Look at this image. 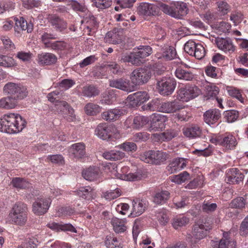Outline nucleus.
Wrapping results in <instances>:
<instances>
[{
	"label": "nucleus",
	"mask_w": 248,
	"mask_h": 248,
	"mask_svg": "<svg viewBox=\"0 0 248 248\" xmlns=\"http://www.w3.org/2000/svg\"><path fill=\"white\" fill-rule=\"evenodd\" d=\"M26 124L25 120L17 113L6 114L0 119V130L9 134L18 133L26 127Z\"/></svg>",
	"instance_id": "1"
},
{
	"label": "nucleus",
	"mask_w": 248,
	"mask_h": 248,
	"mask_svg": "<svg viewBox=\"0 0 248 248\" xmlns=\"http://www.w3.org/2000/svg\"><path fill=\"white\" fill-rule=\"evenodd\" d=\"M27 207L22 202L16 203L9 215L10 221L18 225H23L27 219Z\"/></svg>",
	"instance_id": "2"
},
{
	"label": "nucleus",
	"mask_w": 248,
	"mask_h": 248,
	"mask_svg": "<svg viewBox=\"0 0 248 248\" xmlns=\"http://www.w3.org/2000/svg\"><path fill=\"white\" fill-rule=\"evenodd\" d=\"M4 93L12 99L16 101L26 97L28 93L26 87L13 82H8L3 87Z\"/></svg>",
	"instance_id": "3"
},
{
	"label": "nucleus",
	"mask_w": 248,
	"mask_h": 248,
	"mask_svg": "<svg viewBox=\"0 0 248 248\" xmlns=\"http://www.w3.org/2000/svg\"><path fill=\"white\" fill-rule=\"evenodd\" d=\"M129 168L127 166L122 167L119 171L117 166L114 164L112 165L111 174L117 179L125 181H135L141 179L142 176L138 172H128Z\"/></svg>",
	"instance_id": "4"
},
{
	"label": "nucleus",
	"mask_w": 248,
	"mask_h": 248,
	"mask_svg": "<svg viewBox=\"0 0 248 248\" xmlns=\"http://www.w3.org/2000/svg\"><path fill=\"white\" fill-rule=\"evenodd\" d=\"M151 72L148 68H139L133 71L130 76L132 85H142L148 82L151 78Z\"/></svg>",
	"instance_id": "5"
},
{
	"label": "nucleus",
	"mask_w": 248,
	"mask_h": 248,
	"mask_svg": "<svg viewBox=\"0 0 248 248\" xmlns=\"http://www.w3.org/2000/svg\"><path fill=\"white\" fill-rule=\"evenodd\" d=\"M199 89L195 86L186 85L181 88L177 92V98L183 102H188L198 96Z\"/></svg>",
	"instance_id": "6"
},
{
	"label": "nucleus",
	"mask_w": 248,
	"mask_h": 248,
	"mask_svg": "<svg viewBox=\"0 0 248 248\" xmlns=\"http://www.w3.org/2000/svg\"><path fill=\"white\" fill-rule=\"evenodd\" d=\"M176 85V82L173 78H163L157 82L156 88L161 94L167 96L173 92Z\"/></svg>",
	"instance_id": "7"
},
{
	"label": "nucleus",
	"mask_w": 248,
	"mask_h": 248,
	"mask_svg": "<svg viewBox=\"0 0 248 248\" xmlns=\"http://www.w3.org/2000/svg\"><path fill=\"white\" fill-rule=\"evenodd\" d=\"M168 118L166 116L154 113L150 116V131H162L165 127Z\"/></svg>",
	"instance_id": "8"
},
{
	"label": "nucleus",
	"mask_w": 248,
	"mask_h": 248,
	"mask_svg": "<svg viewBox=\"0 0 248 248\" xmlns=\"http://www.w3.org/2000/svg\"><path fill=\"white\" fill-rule=\"evenodd\" d=\"M51 201L49 198H37L32 204V211L37 216L44 215L47 211Z\"/></svg>",
	"instance_id": "9"
},
{
	"label": "nucleus",
	"mask_w": 248,
	"mask_h": 248,
	"mask_svg": "<svg viewBox=\"0 0 248 248\" xmlns=\"http://www.w3.org/2000/svg\"><path fill=\"white\" fill-rule=\"evenodd\" d=\"M137 12L140 16H155L159 12L158 7L154 4L141 2L137 7Z\"/></svg>",
	"instance_id": "10"
},
{
	"label": "nucleus",
	"mask_w": 248,
	"mask_h": 248,
	"mask_svg": "<svg viewBox=\"0 0 248 248\" xmlns=\"http://www.w3.org/2000/svg\"><path fill=\"white\" fill-rule=\"evenodd\" d=\"M149 98V96L146 92H137L129 95L127 97L126 102L134 108L147 101Z\"/></svg>",
	"instance_id": "11"
},
{
	"label": "nucleus",
	"mask_w": 248,
	"mask_h": 248,
	"mask_svg": "<svg viewBox=\"0 0 248 248\" xmlns=\"http://www.w3.org/2000/svg\"><path fill=\"white\" fill-rule=\"evenodd\" d=\"M176 54V51L173 46L164 45L155 54V56L158 59L167 61L175 59Z\"/></svg>",
	"instance_id": "12"
},
{
	"label": "nucleus",
	"mask_w": 248,
	"mask_h": 248,
	"mask_svg": "<svg viewBox=\"0 0 248 248\" xmlns=\"http://www.w3.org/2000/svg\"><path fill=\"white\" fill-rule=\"evenodd\" d=\"M109 84L111 87L127 92L133 91L135 88L128 79L123 78L109 80Z\"/></svg>",
	"instance_id": "13"
},
{
	"label": "nucleus",
	"mask_w": 248,
	"mask_h": 248,
	"mask_svg": "<svg viewBox=\"0 0 248 248\" xmlns=\"http://www.w3.org/2000/svg\"><path fill=\"white\" fill-rule=\"evenodd\" d=\"M212 228L210 225L205 223H197L193 228L192 232L193 237L197 240H200L204 238L207 234V232Z\"/></svg>",
	"instance_id": "14"
},
{
	"label": "nucleus",
	"mask_w": 248,
	"mask_h": 248,
	"mask_svg": "<svg viewBox=\"0 0 248 248\" xmlns=\"http://www.w3.org/2000/svg\"><path fill=\"white\" fill-rule=\"evenodd\" d=\"M215 43L218 49L224 52L232 53L235 50V46L229 38L217 37L215 39Z\"/></svg>",
	"instance_id": "15"
},
{
	"label": "nucleus",
	"mask_w": 248,
	"mask_h": 248,
	"mask_svg": "<svg viewBox=\"0 0 248 248\" xmlns=\"http://www.w3.org/2000/svg\"><path fill=\"white\" fill-rule=\"evenodd\" d=\"M47 20L49 23L56 31L62 32L67 28L66 21L56 15H49Z\"/></svg>",
	"instance_id": "16"
},
{
	"label": "nucleus",
	"mask_w": 248,
	"mask_h": 248,
	"mask_svg": "<svg viewBox=\"0 0 248 248\" xmlns=\"http://www.w3.org/2000/svg\"><path fill=\"white\" fill-rule=\"evenodd\" d=\"M123 34L122 30L114 29L106 34L104 41L109 44H118L122 41Z\"/></svg>",
	"instance_id": "17"
},
{
	"label": "nucleus",
	"mask_w": 248,
	"mask_h": 248,
	"mask_svg": "<svg viewBox=\"0 0 248 248\" xmlns=\"http://www.w3.org/2000/svg\"><path fill=\"white\" fill-rule=\"evenodd\" d=\"M244 175L240 170L235 168L229 169L227 173L226 181L230 184H237L242 182Z\"/></svg>",
	"instance_id": "18"
},
{
	"label": "nucleus",
	"mask_w": 248,
	"mask_h": 248,
	"mask_svg": "<svg viewBox=\"0 0 248 248\" xmlns=\"http://www.w3.org/2000/svg\"><path fill=\"white\" fill-rule=\"evenodd\" d=\"M183 108V106L180 104L179 102L173 101L161 103L158 109L160 112L171 113L175 112Z\"/></svg>",
	"instance_id": "19"
},
{
	"label": "nucleus",
	"mask_w": 248,
	"mask_h": 248,
	"mask_svg": "<svg viewBox=\"0 0 248 248\" xmlns=\"http://www.w3.org/2000/svg\"><path fill=\"white\" fill-rule=\"evenodd\" d=\"M112 127L106 124H100L95 129V134L103 140L109 139L112 135Z\"/></svg>",
	"instance_id": "20"
},
{
	"label": "nucleus",
	"mask_w": 248,
	"mask_h": 248,
	"mask_svg": "<svg viewBox=\"0 0 248 248\" xmlns=\"http://www.w3.org/2000/svg\"><path fill=\"white\" fill-rule=\"evenodd\" d=\"M148 205V202L145 200H134L132 202V211L131 213L133 217H138L141 215Z\"/></svg>",
	"instance_id": "21"
},
{
	"label": "nucleus",
	"mask_w": 248,
	"mask_h": 248,
	"mask_svg": "<svg viewBox=\"0 0 248 248\" xmlns=\"http://www.w3.org/2000/svg\"><path fill=\"white\" fill-rule=\"evenodd\" d=\"M221 146L226 150H232L237 145V141L234 136L232 134H226L222 136Z\"/></svg>",
	"instance_id": "22"
},
{
	"label": "nucleus",
	"mask_w": 248,
	"mask_h": 248,
	"mask_svg": "<svg viewBox=\"0 0 248 248\" xmlns=\"http://www.w3.org/2000/svg\"><path fill=\"white\" fill-rule=\"evenodd\" d=\"M203 117L205 122L211 125L216 123L220 118L221 113L218 109H210L204 112Z\"/></svg>",
	"instance_id": "23"
},
{
	"label": "nucleus",
	"mask_w": 248,
	"mask_h": 248,
	"mask_svg": "<svg viewBox=\"0 0 248 248\" xmlns=\"http://www.w3.org/2000/svg\"><path fill=\"white\" fill-rule=\"evenodd\" d=\"M15 30L19 32L18 30L27 31V32H31L33 30V25L31 22L28 23L23 17H15Z\"/></svg>",
	"instance_id": "24"
},
{
	"label": "nucleus",
	"mask_w": 248,
	"mask_h": 248,
	"mask_svg": "<svg viewBox=\"0 0 248 248\" xmlns=\"http://www.w3.org/2000/svg\"><path fill=\"white\" fill-rule=\"evenodd\" d=\"M138 55L137 51L134 49L133 51L129 54L123 55L120 61L121 62H128L133 65L139 66L142 63V61Z\"/></svg>",
	"instance_id": "25"
},
{
	"label": "nucleus",
	"mask_w": 248,
	"mask_h": 248,
	"mask_svg": "<svg viewBox=\"0 0 248 248\" xmlns=\"http://www.w3.org/2000/svg\"><path fill=\"white\" fill-rule=\"evenodd\" d=\"M70 152L77 159H81L85 155V145L83 143H77L71 145Z\"/></svg>",
	"instance_id": "26"
},
{
	"label": "nucleus",
	"mask_w": 248,
	"mask_h": 248,
	"mask_svg": "<svg viewBox=\"0 0 248 248\" xmlns=\"http://www.w3.org/2000/svg\"><path fill=\"white\" fill-rule=\"evenodd\" d=\"M173 17L181 18L187 14L188 8L186 3L183 2H176L173 4Z\"/></svg>",
	"instance_id": "27"
},
{
	"label": "nucleus",
	"mask_w": 248,
	"mask_h": 248,
	"mask_svg": "<svg viewBox=\"0 0 248 248\" xmlns=\"http://www.w3.org/2000/svg\"><path fill=\"white\" fill-rule=\"evenodd\" d=\"M57 61V56L51 53H42L38 55V61L40 64L51 65L55 63Z\"/></svg>",
	"instance_id": "28"
},
{
	"label": "nucleus",
	"mask_w": 248,
	"mask_h": 248,
	"mask_svg": "<svg viewBox=\"0 0 248 248\" xmlns=\"http://www.w3.org/2000/svg\"><path fill=\"white\" fill-rule=\"evenodd\" d=\"M47 227L52 230L57 232L69 231L72 232H77L76 229L71 224H62L56 222L49 223L47 225Z\"/></svg>",
	"instance_id": "29"
},
{
	"label": "nucleus",
	"mask_w": 248,
	"mask_h": 248,
	"mask_svg": "<svg viewBox=\"0 0 248 248\" xmlns=\"http://www.w3.org/2000/svg\"><path fill=\"white\" fill-rule=\"evenodd\" d=\"M100 91L96 86L88 84L82 87L81 95L86 97L91 98L98 95Z\"/></svg>",
	"instance_id": "30"
},
{
	"label": "nucleus",
	"mask_w": 248,
	"mask_h": 248,
	"mask_svg": "<svg viewBox=\"0 0 248 248\" xmlns=\"http://www.w3.org/2000/svg\"><path fill=\"white\" fill-rule=\"evenodd\" d=\"M99 170L95 167H90L83 170L82 174L86 180L92 181L96 180L99 176Z\"/></svg>",
	"instance_id": "31"
},
{
	"label": "nucleus",
	"mask_w": 248,
	"mask_h": 248,
	"mask_svg": "<svg viewBox=\"0 0 248 248\" xmlns=\"http://www.w3.org/2000/svg\"><path fill=\"white\" fill-rule=\"evenodd\" d=\"M123 113L122 109L114 108L104 112L102 114V117L106 121H111L119 119Z\"/></svg>",
	"instance_id": "32"
},
{
	"label": "nucleus",
	"mask_w": 248,
	"mask_h": 248,
	"mask_svg": "<svg viewBox=\"0 0 248 248\" xmlns=\"http://www.w3.org/2000/svg\"><path fill=\"white\" fill-rule=\"evenodd\" d=\"M126 223L124 220L116 217L112 218L111 220V224L113 226V230L117 233L124 232L126 230Z\"/></svg>",
	"instance_id": "33"
},
{
	"label": "nucleus",
	"mask_w": 248,
	"mask_h": 248,
	"mask_svg": "<svg viewBox=\"0 0 248 248\" xmlns=\"http://www.w3.org/2000/svg\"><path fill=\"white\" fill-rule=\"evenodd\" d=\"M103 156L106 159L116 161L123 159L125 156V154L122 151L114 150L105 152Z\"/></svg>",
	"instance_id": "34"
},
{
	"label": "nucleus",
	"mask_w": 248,
	"mask_h": 248,
	"mask_svg": "<svg viewBox=\"0 0 248 248\" xmlns=\"http://www.w3.org/2000/svg\"><path fill=\"white\" fill-rule=\"evenodd\" d=\"M170 193L167 190L157 192L154 196L153 202L156 204H163L169 199Z\"/></svg>",
	"instance_id": "35"
},
{
	"label": "nucleus",
	"mask_w": 248,
	"mask_h": 248,
	"mask_svg": "<svg viewBox=\"0 0 248 248\" xmlns=\"http://www.w3.org/2000/svg\"><path fill=\"white\" fill-rule=\"evenodd\" d=\"M183 133L186 137L193 139L200 137L202 130L200 127L195 125L184 129Z\"/></svg>",
	"instance_id": "36"
},
{
	"label": "nucleus",
	"mask_w": 248,
	"mask_h": 248,
	"mask_svg": "<svg viewBox=\"0 0 248 248\" xmlns=\"http://www.w3.org/2000/svg\"><path fill=\"white\" fill-rule=\"evenodd\" d=\"M106 246L108 248H123V244L120 240L113 235H107L105 240Z\"/></svg>",
	"instance_id": "37"
},
{
	"label": "nucleus",
	"mask_w": 248,
	"mask_h": 248,
	"mask_svg": "<svg viewBox=\"0 0 248 248\" xmlns=\"http://www.w3.org/2000/svg\"><path fill=\"white\" fill-rule=\"evenodd\" d=\"M189 219L185 216H176L171 220L172 227L176 230L186 226L189 222Z\"/></svg>",
	"instance_id": "38"
},
{
	"label": "nucleus",
	"mask_w": 248,
	"mask_h": 248,
	"mask_svg": "<svg viewBox=\"0 0 248 248\" xmlns=\"http://www.w3.org/2000/svg\"><path fill=\"white\" fill-rule=\"evenodd\" d=\"M93 189L90 186H83L77 191V195L83 199L90 200L93 198Z\"/></svg>",
	"instance_id": "39"
},
{
	"label": "nucleus",
	"mask_w": 248,
	"mask_h": 248,
	"mask_svg": "<svg viewBox=\"0 0 248 248\" xmlns=\"http://www.w3.org/2000/svg\"><path fill=\"white\" fill-rule=\"evenodd\" d=\"M175 75L178 78L186 81L191 80L193 78V75L192 73L184 70L180 67L176 68L175 71Z\"/></svg>",
	"instance_id": "40"
},
{
	"label": "nucleus",
	"mask_w": 248,
	"mask_h": 248,
	"mask_svg": "<svg viewBox=\"0 0 248 248\" xmlns=\"http://www.w3.org/2000/svg\"><path fill=\"white\" fill-rule=\"evenodd\" d=\"M85 112L88 115L93 116L99 113L101 110V108L98 105L89 103L87 104L84 108Z\"/></svg>",
	"instance_id": "41"
},
{
	"label": "nucleus",
	"mask_w": 248,
	"mask_h": 248,
	"mask_svg": "<svg viewBox=\"0 0 248 248\" xmlns=\"http://www.w3.org/2000/svg\"><path fill=\"white\" fill-rule=\"evenodd\" d=\"M231 28V25L225 21H221L215 25L216 32L218 34L229 32Z\"/></svg>",
	"instance_id": "42"
},
{
	"label": "nucleus",
	"mask_w": 248,
	"mask_h": 248,
	"mask_svg": "<svg viewBox=\"0 0 248 248\" xmlns=\"http://www.w3.org/2000/svg\"><path fill=\"white\" fill-rule=\"evenodd\" d=\"M11 184L17 189H25L30 186V183L28 181L23 178L19 177L14 178Z\"/></svg>",
	"instance_id": "43"
},
{
	"label": "nucleus",
	"mask_w": 248,
	"mask_h": 248,
	"mask_svg": "<svg viewBox=\"0 0 248 248\" xmlns=\"http://www.w3.org/2000/svg\"><path fill=\"white\" fill-rule=\"evenodd\" d=\"M16 61L12 58L0 54V66L10 68L16 66Z\"/></svg>",
	"instance_id": "44"
},
{
	"label": "nucleus",
	"mask_w": 248,
	"mask_h": 248,
	"mask_svg": "<svg viewBox=\"0 0 248 248\" xmlns=\"http://www.w3.org/2000/svg\"><path fill=\"white\" fill-rule=\"evenodd\" d=\"M17 105L16 101L12 99L8 95L0 99V108L12 109L15 108Z\"/></svg>",
	"instance_id": "45"
},
{
	"label": "nucleus",
	"mask_w": 248,
	"mask_h": 248,
	"mask_svg": "<svg viewBox=\"0 0 248 248\" xmlns=\"http://www.w3.org/2000/svg\"><path fill=\"white\" fill-rule=\"evenodd\" d=\"M134 49L137 51L138 56H139L141 60L149 56L152 53V48L149 46H140L139 47L135 48Z\"/></svg>",
	"instance_id": "46"
},
{
	"label": "nucleus",
	"mask_w": 248,
	"mask_h": 248,
	"mask_svg": "<svg viewBox=\"0 0 248 248\" xmlns=\"http://www.w3.org/2000/svg\"><path fill=\"white\" fill-rule=\"evenodd\" d=\"M148 122V117L140 115L136 116L133 119V126L136 129H140L147 124Z\"/></svg>",
	"instance_id": "47"
},
{
	"label": "nucleus",
	"mask_w": 248,
	"mask_h": 248,
	"mask_svg": "<svg viewBox=\"0 0 248 248\" xmlns=\"http://www.w3.org/2000/svg\"><path fill=\"white\" fill-rule=\"evenodd\" d=\"M92 2L93 6L99 10L108 8L112 3V0H92Z\"/></svg>",
	"instance_id": "48"
},
{
	"label": "nucleus",
	"mask_w": 248,
	"mask_h": 248,
	"mask_svg": "<svg viewBox=\"0 0 248 248\" xmlns=\"http://www.w3.org/2000/svg\"><path fill=\"white\" fill-rule=\"evenodd\" d=\"M169 157L168 154L160 151H155L153 164L159 165L164 163Z\"/></svg>",
	"instance_id": "49"
},
{
	"label": "nucleus",
	"mask_w": 248,
	"mask_h": 248,
	"mask_svg": "<svg viewBox=\"0 0 248 248\" xmlns=\"http://www.w3.org/2000/svg\"><path fill=\"white\" fill-rule=\"evenodd\" d=\"M189 179V174L186 171L171 177L172 181L178 184H181Z\"/></svg>",
	"instance_id": "50"
},
{
	"label": "nucleus",
	"mask_w": 248,
	"mask_h": 248,
	"mask_svg": "<svg viewBox=\"0 0 248 248\" xmlns=\"http://www.w3.org/2000/svg\"><path fill=\"white\" fill-rule=\"evenodd\" d=\"M135 1L136 0H117L116 3L118 5L116 6L114 9L116 11H119L122 9L130 8Z\"/></svg>",
	"instance_id": "51"
},
{
	"label": "nucleus",
	"mask_w": 248,
	"mask_h": 248,
	"mask_svg": "<svg viewBox=\"0 0 248 248\" xmlns=\"http://www.w3.org/2000/svg\"><path fill=\"white\" fill-rule=\"evenodd\" d=\"M205 88L206 95L208 98L217 97L219 91L217 86L213 84H209L207 85Z\"/></svg>",
	"instance_id": "52"
},
{
	"label": "nucleus",
	"mask_w": 248,
	"mask_h": 248,
	"mask_svg": "<svg viewBox=\"0 0 248 248\" xmlns=\"http://www.w3.org/2000/svg\"><path fill=\"white\" fill-rule=\"evenodd\" d=\"M213 152V149L212 147L208 145L207 147L204 148L195 149L192 152V153L198 156H208L210 155Z\"/></svg>",
	"instance_id": "53"
},
{
	"label": "nucleus",
	"mask_w": 248,
	"mask_h": 248,
	"mask_svg": "<svg viewBox=\"0 0 248 248\" xmlns=\"http://www.w3.org/2000/svg\"><path fill=\"white\" fill-rule=\"evenodd\" d=\"M186 164V160L184 158H176L170 164L171 168H174V170H180L184 169Z\"/></svg>",
	"instance_id": "54"
},
{
	"label": "nucleus",
	"mask_w": 248,
	"mask_h": 248,
	"mask_svg": "<svg viewBox=\"0 0 248 248\" xmlns=\"http://www.w3.org/2000/svg\"><path fill=\"white\" fill-rule=\"evenodd\" d=\"M105 68L115 75H120L122 73L120 66L115 62H110L104 66Z\"/></svg>",
	"instance_id": "55"
},
{
	"label": "nucleus",
	"mask_w": 248,
	"mask_h": 248,
	"mask_svg": "<svg viewBox=\"0 0 248 248\" xmlns=\"http://www.w3.org/2000/svg\"><path fill=\"white\" fill-rule=\"evenodd\" d=\"M239 116V112L235 110L226 111L224 113V117L228 123H232L236 121Z\"/></svg>",
	"instance_id": "56"
},
{
	"label": "nucleus",
	"mask_w": 248,
	"mask_h": 248,
	"mask_svg": "<svg viewBox=\"0 0 248 248\" xmlns=\"http://www.w3.org/2000/svg\"><path fill=\"white\" fill-rule=\"evenodd\" d=\"M70 106L64 101L56 100L55 105V109L58 113H64Z\"/></svg>",
	"instance_id": "57"
},
{
	"label": "nucleus",
	"mask_w": 248,
	"mask_h": 248,
	"mask_svg": "<svg viewBox=\"0 0 248 248\" xmlns=\"http://www.w3.org/2000/svg\"><path fill=\"white\" fill-rule=\"evenodd\" d=\"M226 90L230 96L235 98L241 101L243 99L241 93L238 89L233 87L228 86Z\"/></svg>",
	"instance_id": "58"
},
{
	"label": "nucleus",
	"mask_w": 248,
	"mask_h": 248,
	"mask_svg": "<svg viewBox=\"0 0 248 248\" xmlns=\"http://www.w3.org/2000/svg\"><path fill=\"white\" fill-rule=\"evenodd\" d=\"M1 40L3 43L4 48L9 51H12L15 49L16 46L12 40L7 36H1Z\"/></svg>",
	"instance_id": "59"
},
{
	"label": "nucleus",
	"mask_w": 248,
	"mask_h": 248,
	"mask_svg": "<svg viewBox=\"0 0 248 248\" xmlns=\"http://www.w3.org/2000/svg\"><path fill=\"white\" fill-rule=\"evenodd\" d=\"M217 205L215 203H211L209 202L204 201L202 205V209L203 212L210 213L216 210Z\"/></svg>",
	"instance_id": "60"
},
{
	"label": "nucleus",
	"mask_w": 248,
	"mask_h": 248,
	"mask_svg": "<svg viewBox=\"0 0 248 248\" xmlns=\"http://www.w3.org/2000/svg\"><path fill=\"white\" fill-rule=\"evenodd\" d=\"M197 44L198 43H196L193 40L188 41L185 44L184 46V50L185 52L188 53L189 55L193 56Z\"/></svg>",
	"instance_id": "61"
},
{
	"label": "nucleus",
	"mask_w": 248,
	"mask_h": 248,
	"mask_svg": "<svg viewBox=\"0 0 248 248\" xmlns=\"http://www.w3.org/2000/svg\"><path fill=\"white\" fill-rule=\"evenodd\" d=\"M32 57V54L30 52L23 51H18L16 55V58L21 61L26 62L30 61Z\"/></svg>",
	"instance_id": "62"
},
{
	"label": "nucleus",
	"mask_w": 248,
	"mask_h": 248,
	"mask_svg": "<svg viewBox=\"0 0 248 248\" xmlns=\"http://www.w3.org/2000/svg\"><path fill=\"white\" fill-rule=\"evenodd\" d=\"M246 201L243 197H238L233 200L230 206L231 207L241 209L245 207Z\"/></svg>",
	"instance_id": "63"
},
{
	"label": "nucleus",
	"mask_w": 248,
	"mask_h": 248,
	"mask_svg": "<svg viewBox=\"0 0 248 248\" xmlns=\"http://www.w3.org/2000/svg\"><path fill=\"white\" fill-rule=\"evenodd\" d=\"M227 234V233H226ZM226 234L223 233V237L219 241L218 246L214 248H228L229 246H232L233 245H235V242L233 241H231L229 239L225 237Z\"/></svg>",
	"instance_id": "64"
}]
</instances>
